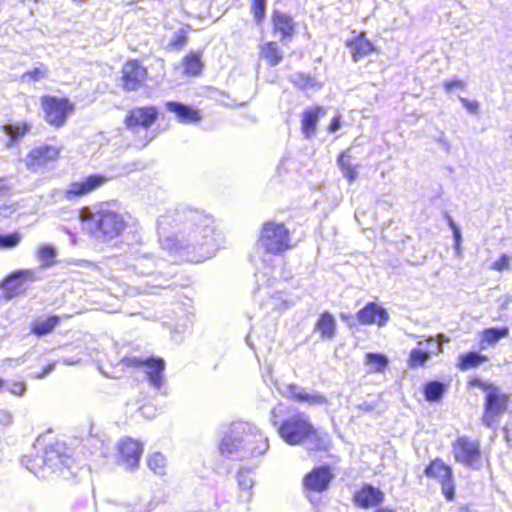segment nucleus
<instances>
[{"instance_id": "f3484780", "label": "nucleus", "mask_w": 512, "mask_h": 512, "mask_svg": "<svg viewBox=\"0 0 512 512\" xmlns=\"http://www.w3.org/2000/svg\"><path fill=\"white\" fill-rule=\"evenodd\" d=\"M257 283H259V275L256 274ZM257 294L260 298H266L261 302V306L266 313L280 312L288 307V301L281 291H271L269 286L258 284Z\"/></svg>"}, {"instance_id": "4be33fe9", "label": "nucleus", "mask_w": 512, "mask_h": 512, "mask_svg": "<svg viewBox=\"0 0 512 512\" xmlns=\"http://www.w3.org/2000/svg\"><path fill=\"white\" fill-rule=\"evenodd\" d=\"M165 107L169 112L174 113L181 123H192L201 119L197 110L183 103L168 101Z\"/></svg>"}, {"instance_id": "9b49d317", "label": "nucleus", "mask_w": 512, "mask_h": 512, "mask_svg": "<svg viewBox=\"0 0 512 512\" xmlns=\"http://www.w3.org/2000/svg\"><path fill=\"white\" fill-rule=\"evenodd\" d=\"M452 453L456 462L472 469L480 467V443L467 436L458 437L452 444Z\"/></svg>"}, {"instance_id": "473e14b6", "label": "nucleus", "mask_w": 512, "mask_h": 512, "mask_svg": "<svg viewBox=\"0 0 512 512\" xmlns=\"http://www.w3.org/2000/svg\"><path fill=\"white\" fill-rule=\"evenodd\" d=\"M459 368L461 370H468L482 364L487 360L486 356H483L477 352H468L459 357Z\"/></svg>"}, {"instance_id": "864d4df0", "label": "nucleus", "mask_w": 512, "mask_h": 512, "mask_svg": "<svg viewBox=\"0 0 512 512\" xmlns=\"http://www.w3.org/2000/svg\"><path fill=\"white\" fill-rule=\"evenodd\" d=\"M12 421L10 412L6 409L0 408V424L8 425Z\"/></svg>"}, {"instance_id": "bf43d9fd", "label": "nucleus", "mask_w": 512, "mask_h": 512, "mask_svg": "<svg viewBox=\"0 0 512 512\" xmlns=\"http://www.w3.org/2000/svg\"><path fill=\"white\" fill-rule=\"evenodd\" d=\"M143 416L152 417L154 415V408L151 406H144L140 409Z\"/></svg>"}, {"instance_id": "5701e85b", "label": "nucleus", "mask_w": 512, "mask_h": 512, "mask_svg": "<svg viewBox=\"0 0 512 512\" xmlns=\"http://www.w3.org/2000/svg\"><path fill=\"white\" fill-rule=\"evenodd\" d=\"M323 112L321 107L306 109L302 114L301 130L305 138L310 139L316 133L319 116Z\"/></svg>"}, {"instance_id": "ea45409f", "label": "nucleus", "mask_w": 512, "mask_h": 512, "mask_svg": "<svg viewBox=\"0 0 512 512\" xmlns=\"http://www.w3.org/2000/svg\"><path fill=\"white\" fill-rule=\"evenodd\" d=\"M48 69L45 65H40L31 71H28L22 75L23 82H37L47 78Z\"/></svg>"}, {"instance_id": "c756f323", "label": "nucleus", "mask_w": 512, "mask_h": 512, "mask_svg": "<svg viewBox=\"0 0 512 512\" xmlns=\"http://www.w3.org/2000/svg\"><path fill=\"white\" fill-rule=\"evenodd\" d=\"M261 55L270 66L278 65L283 59V54L275 42L264 44L261 49Z\"/></svg>"}, {"instance_id": "a19ab883", "label": "nucleus", "mask_w": 512, "mask_h": 512, "mask_svg": "<svg viewBox=\"0 0 512 512\" xmlns=\"http://www.w3.org/2000/svg\"><path fill=\"white\" fill-rule=\"evenodd\" d=\"M237 482L239 488L243 492H249L254 485V481L251 477V471L248 469L241 468L237 473Z\"/></svg>"}, {"instance_id": "0eeeda50", "label": "nucleus", "mask_w": 512, "mask_h": 512, "mask_svg": "<svg viewBox=\"0 0 512 512\" xmlns=\"http://www.w3.org/2000/svg\"><path fill=\"white\" fill-rule=\"evenodd\" d=\"M72 459L65 453V448L60 443L51 444L46 447L44 454L32 460L27 468L38 477H46V470L56 472L63 467L69 468Z\"/></svg>"}, {"instance_id": "7ed1b4c3", "label": "nucleus", "mask_w": 512, "mask_h": 512, "mask_svg": "<svg viewBox=\"0 0 512 512\" xmlns=\"http://www.w3.org/2000/svg\"><path fill=\"white\" fill-rule=\"evenodd\" d=\"M80 218L85 229L101 242H110L119 237L127 226L123 214L109 203L82 208Z\"/></svg>"}, {"instance_id": "a878e982", "label": "nucleus", "mask_w": 512, "mask_h": 512, "mask_svg": "<svg viewBox=\"0 0 512 512\" xmlns=\"http://www.w3.org/2000/svg\"><path fill=\"white\" fill-rule=\"evenodd\" d=\"M31 129V126L24 121L7 123L3 126V132L9 137L8 146L24 137Z\"/></svg>"}, {"instance_id": "2eb2a0df", "label": "nucleus", "mask_w": 512, "mask_h": 512, "mask_svg": "<svg viewBox=\"0 0 512 512\" xmlns=\"http://www.w3.org/2000/svg\"><path fill=\"white\" fill-rule=\"evenodd\" d=\"M333 479L334 475L329 466L316 467L303 478L304 490L308 493H322L329 488Z\"/></svg>"}, {"instance_id": "a211bd4d", "label": "nucleus", "mask_w": 512, "mask_h": 512, "mask_svg": "<svg viewBox=\"0 0 512 512\" xmlns=\"http://www.w3.org/2000/svg\"><path fill=\"white\" fill-rule=\"evenodd\" d=\"M147 76L146 68L137 60L128 61L122 68L123 87L128 91L140 88Z\"/></svg>"}, {"instance_id": "cd10ccee", "label": "nucleus", "mask_w": 512, "mask_h": 512, "mask_svg": "<svg viewBox=\"0 0 512 512\" xmlns=\"http://www.w3.org/2000/svg\"><path fill=\"white\" fill-rule=\"evenodd\" d=\"M348 46L351 49L352 56L355 61L369 55L373 51L372 43L363 36L356 37L348 43Z\"/></svg>"}, {"instance_id": "bb28decb", "label": "nucleus", "mask_w": 512, "mask_h": 512, "mask_svg": "<svg viewBox=\"0 0 512 512\" xmlns=\"http://www.w3.org/2000/svg\"><path fill=\"white\" fill-rule=\"evenodd\" d=\"M316 329L321 333L323 339H332L335 335L336 321L332 314L324 312L320 315Z\"/></svg>"}, {"instance_id": "2f4dec72", "label": "nucleus", "mask_w": 512, "mask_h": 512, "mask_svg": "<svg viewBox=\"0 0 512 512\" xmlns=\"http://www.w3.org/2000/svg\"><path fill=\"white\" fill-rule=\"evenodd\" d=\"M509 334L508 327L488 328L483 331V337L481 340V346L484 348V344L488 345L496 344L500 339L507 337Z\"/></svg>"}, {"instance_id": "39448f33", "label": "nucleus", "mask_w": 512, "mask_h": 512, "mask_svg": "<svg viewBox=\"0 0 512 512\" xmlns=\"http://www.w3.org/2000/svg\"><path fill=\"white\" fill-rule=\"evenodd\" d=\"M472 385L481 388L485 392L484 414L482 423L492 429L499 425V418L506 412L510 396L492 383L475 379Z\"/></svg>"}, {"instance_id": "412c9836", "label": "nucleus", "mask_w": 512, "mask_h": 512, "mask_svg": "<svg viewBox=\"0 0 512 512\" xmlns=\"http://www.w3.org/2000/svg\"><path fill=\"white\" fill-rule=\"evenodd\" d=\"M384 500V493L370 484H365L354 495V503L363 509L376 507Z\"/></svg>"}, {"instance_id": "9d476101", "label": "nucleus", "mask_w": 512, "mask_h": 512, "mask_svg": "<svg viewBox=\"0 0 512 512\" xmlns=\"http://www.w3.org/2000/svg\"><path fill=\"white\" fill-rule=\"evenodd\" d=\"M116 464L127 472H135L144 451V445L131 437H122L116 445Z\"/></svg>"}, {"instance_id": "6e6d98bb", "label": "nucleus", "mask_w": 512, "mask_h": 512, "mask_svg": "<svg viewBox=\"0 0 512 512\" xmlns=\"http://www.w3.org/2000/svg\"><path fill=\"white\" fill-rule=\"evenodd\" d=\"M55 367V363H49L48 365H46L43 370L40 372V373H37L34 375L35 378H42L44 376H46L47 374H49L51 371H53Z\"/></svg>"}, {"instance_id": "aec40b11", "label": "nucleus", "mask_w": 512, "mask_h": 512, "mask_svg": "<svg viewBox=\"0 0 512 512\" xmlns=\"http://www.w3.org/2000/svg\"><path fill=\"white\" fill-rule=\"evenodd\" d=\"M33 280V271L18 270L3 280V282L1 283V288L3 289L5 296L7 298H13L14 296L20 294L23 291V285L26 281Z\"/></svg>"}, {"instance_id": "b1692460", "label": "nucleus", "mask_w": 512, "mask_h": 512, "mask_svg": "<svg viewBox=\"0 0 512 512\" xmlns=\"http://www.w3.org/2000/svg\"><path fill=\"white\" fill-rule=\"evenodd\" d=\"M273 24L276 32L281 34V41L290 38L294 34L295 24L289 15L280 11H274Z\"/></svg>"}, {"instance_id": "f8f14e48", "label": "nucleus", "mask_w": 512, "mask_h": 512, "mask_svg": "<svg viewBox=\"0 0 512 512\" xmlns=\"http://www.w3.org/2000/svg\"><path fill=\"white\" fill-rule=\"evenodd\" d=\"M61 152V147L55 145H39L30 150L25 158L26 166L33 172L46 168L50 163L55 162Z\"/></svg>"}, {"instance_id": "09e8293b", "label": "nucleus", "mask_w": 512, "mask_h": 512, "mask_svg": "<svg viewBox=\"0 0 512 512\" xmlns=\"http://www.w3.org/2000/svg\"><path fill=\"white\" fill-rule=\"evenodd\" d=\"M510 262L511 258L506 254H502L498 260L492 263L490 269L502 272L509 268Z\"/></svg>"}, {"instance_id": "c9c22d12", "label": "nucleus", "mask_w": 512, "mask_h": 512, "mask_svg": "<svg viewBox=\"0 0 512 512\" xmlns=\"http://www.w3.org/2000/svg\"><path fill=\"white\" fill-rule=\"evenodd\" d=\"M445 391V386L439 381H431L426 384L424 389L425 398L427 401L436 402L441 399Z\"/></svg>"}, {"instance_id": "338daca9", "label": "nucleus", "mask_w": 512, "mask_h": 512, "mask_svg": "<svg viewBox=\"0 0 512 512\" xmlns=\"http://www.w3.org/2000/svg\"><path fill=\"white\" fill-rule=\"evenodd\" d=\"M432 342H434L438 348V350H441V347H440V343L439 341H434L433 339H431Z\"/></svg>"}, {"instance_id": "de8ad7c7", "label": "nucleus", "mask_w": 512, "mask_h": 512, "mask_svg": "<svg viewBox=\"0 0 512 512\" xmlns=\"http://www.w3.org/2000/svg\"><path fill=\"white\" fill-rule=\"evenodd\" d=\"M187 42V35L184 29L175 32L170 40L169 46L175 49H181Z\"/></svg>"}, {"instance_id": "ddd939ff", "label": "nucleus", "mask_w": 512, "mask_h": 512, "mask_svg": "<svg viewBox=\"0 0 512 512\" xmlns=\"http://www.w3.org/2000/svg\"><path fill=\"white\" fill-rule=\"evenodd\" d=\"M277 389L283 397L294 402L307 403L311 406H322L327 403V398L321 393L309 391L297 384H282Z\"/></svg>"}, {"instance_id": "37998d69", "label": "nucleus", "mask_w": 512, "mask_h": 512, "mask_svg": "<svg viewBox=\"0 0 512 512\" xmlns=\"http://www.w3.org/2000/svg\"><path fill=\"white\" fill-rule=\"evenodd\" d=\"M20 239L18 233L0 234V248H13L19 244Z\"/></svg>"}, {"instance_id": "680f3d73", "label": "nucleus", "mask_w": 512, "mask_h": 512, "mask_svg": "<svg viewBox=\"0 0 512 512\" xmlns=\"http://www.w3.org/2000/svg\"><path fill=\"white\" fill-rule=\"evenodd\" d=\"M6 362L9 363V365H18V364H21V363H24L25 362V355L19 357V358H16V359H12V358H9L6 360Z\"/></svg>"}, {"instance_id": "4468645a", "label": "nucleus", "mask_w": 512, "mask_h": 512, "mask_svg": "<svg viewBox=\"0 0 512 512\" xmlns=\"http://www.w3.org/2000/svg\"><path fill=\"white\" fill-rule=\"evenodd\" d=\"M109 179L100 174L89 175L85 178L71 182L65 192L64 197L68 201L86 196L98 188L102 187Z\"/></svg>"}, {"instance_id": "20e7f679", "label": "nucleus", "mask_w": 512, "mask_h": 512, "mask_svg": "<svg viewBox=\"0 0 512 512\" xmlns=\"http://www.w3.org/2000/svg\"><path fill=\"white\" fill-rule=\"evenodd\" d=\"M279 436L289 445L307 444L309 450H326L330 444L329 434L315 428L307 414L297 412L278 426Z\"/></svg>"}, {"instance_id": "6ab92c4d", "label": "nucleus", "mask_w": 512, "mask_h": 512, "mask_svg": "<svg viewBox=\"0 0 512 512\" xmlns=\"http://www.w3.org/2000/svg\"><path fill=\"white\" fill-rule=\"evenodd\" d=\"M357 320L362 325L376 324L384 326L389 321V314L386 309L375 302H369L357 312Z\"/></svg>"}, {"instance_id": "4c0bfd02", "label": "nucleus", "mask_w": 512, "mask_h": 512, "mask_svg": "<svg viewBox=\"0 0 512 512\" xmlns=\"http://www.w3.org/2000/svg\"><path fill=\"white\" fill-rule=\"evenodd\" d=\"M365 358V364L370 365L375 372H382L388 365L387 357L379 353H367Z\"/></svg>"}, {"instance_id": "3c124183", "label": "nucleus", "mask_w": 512, "mask_h": 512, "mask_svg": "<svg viewBox=\"0 0 512 512\" xmlns=\"http://www.w3.org/2000/svg\"><path fill=\"white\" fill-rule=\"evenodd\" d=\"M25 389V384L22 382H15L8 387V390L14 395H22Z\"/></svg>"}, {"instance_id": "5fc2aeb1", "label": "nucleus", "mask_w": 512, "mask_h": 512, "mask_svg": "<svg viewBox=\"0 0 512 512\" xmlns=\"http://www.w3.org/2000/svg\"><path fill=\"white\" fill-rule=\"evenodd\" d=\"M153 509L152 503L135 504L131 512H150Z\"/></svg>"}, {"instance_id": "774afa93", "label": "nucleus", "mask_w": 512, "mask_h": 512, "mask_svg": "<svg viewBox=\"0 0 512 512\" xmlns=\"http://www.w3.org/2000/svg\"><path fill=\"white\" fill-rule=\"evenodd\" d=\"M439 142L444 144V145L447 144L443 136L440 137Z\"/></svg>"}, {"instance_id": "69168bd1", "label": "nucleus", "mask_w": 512, "mask_h": 512, "mask_svg": "<svg viewBox=\"0 0 512 512\" xmlns=\"http://www.w3.org/2000/svg\"><path fill=\"white\" fill-rule=\"evenodd\" d=\"M375 512H393V511L389 510V509L380 508V509H377Z\"/></svg>"}, {"instance_id": "72a5a7b5", "label": "nucleus", "mask_w": 512, "mask_h": 512, "mask_svg": "<svg viewBox=\"0 0 512 512\" xmlns=\"http://www.w3.org/2000/svg\"><path fill=\"white\" fill-rule=\"evenodd\" d=\"M155 267L154 258L150 254H141L135 259L134 269L138 274H150Z\"/></svg>"}, {"instance_id": "49530a36", "label": "nucleus", "mask_w": 512, "mask_h": 512, "mask_svg": "<svg viewBox=\"0 0 512 512\" xmlns=\"http://www.w3.org/2000/svg\"><path fill=\"white\" fill-rule=\"evenodd\" d=\"M266 0H253L252 12L257 23H260L265 17Z\"/></svg>"}, {"instance_id": "0e129e2a", "label": "nucleus", "mask_w": 512, "mask_h": 512, "mask_svg": "<svg viewBox=\"0 0 512 512\" xmlns=\"http://www.w3.org/2000/svg\"><path fill=\"white\" fill-rule=\"evenodd\" d=\"M62 362L67 365H73L79 362V359H70V358H63Z\"/></svg>"}, {"instance_id": "7c9ffc66", "label": "nucleus", "mask_w": 512, "mask_h": 512, "mask_svg": "<svg viewBox=\"0 0 512 512\" xmlns=\"http://www.w3.org/2000/svg\"><path fill=\"white\" fill-rule=\"evenodd\" d=\"M338 165L343 176L350 182H354L358 177V165L351 163V157L347 153H342L338 158Z\"/></svg>"}, {"instance_id": "13d9d810", "label": "nucleus", "mask_w": 512, "mask_h": 512, "mask_svg": "<svg viewBox=\"0 0 512 512\" xmlns=\"http://www.w3.org/2000/svg\"><path fill=\"white\" fill-rule=\"evenodd\" d=\"M452 232H453V237H454V241H455V248L459 249V246H460V243L462 240L460 228H457V229L454 228V231H452Z\"/></svg>"}, {"instance_id": "1a4fd4ad", "label": "nucleus", "mask_w": 512, "mask_h": 512, "mask_svg": "<svg viewBox=\"0 0 512 512\" xmlns=\"http://www.w3.org/2000/svg\"><path fill=\"white\" fill-rule=\"evenodd\" d=\"M41 107L46 122L55 128L63 127L67 118L75 109L74 104L69 99L55 96H43L41 98Z\"/></svg>"}, {"instance_id": "c85d7f7f", "label": "nucleus", "mask_w": 512, "mask_h": 512, "mask_svg": "<svg viewBox=\"0 0 512 512\" xmlns=\"http://www.w3.org/2000/svg\"><path fill=\"white\" fill-rule=\"evenodd\" d=\"M147 466L155 475L164 476L167 473V459L160 452L147 456Z\"/></svg>"}, {"instance_id": "79ce46f5", "label": "nucleus", "mask_w": 512, "mask_h": 512, "mask_svg": "<svg viewBox=\"0 0 512 512\" xmlns=\"http://www.w3.org/2000/svg\"><path fill=\"white\" fill-rule=\"evenodd\" d=\"M37 255L44 265H49L56 256V250L52 246L42 245L39 247Z\"/></svg>"}, {"instance_id": "58836bf2", "label": "nucleus", "mask_w": 512, "mask_h": 512, "mask_svg": "<svg viewBox=\"0 0 512 512\" xmlns=\"http://www.w3.org/2000/svg\"><path fill=\"white\" fill-rule=\"evenodd\" d=\"M290 80L301 89L314 88L318 85L315 78L305 73H295L291 75Z\"/></svg>"}, {"instance_id": "e433bc0d", "label": "nucleus", "mask_w": 512, "mask_h": 512, "mask_svg": "<svg viewBox=\"0 0 512 512\" xmlns=\"http://www.w3.org/2000/svg\"><path fill=\"white\" fill-rule=\"evenodd\" d=\"M202 62L198 54H190L184 58V70L187 75L196 76L202 70Z\"/></svg>"}, {"instance_id": "e2e57ef3", "label": "nucleus", "mask_w": 512, "mask_h": 512, "mask_svg": "<svg viewBox=\"0 0 512 512\" xmlns=\"http://www.w3.org/2000/svg\"><path fill=\"white\" fill-rule=\"evenodd\" d=\"M446 218H447L449 227L452 229V231H454V228L455 229L459 228L458 225L454 222V220L452 219L451 216L447 215Z\"/></svg>"}, {"instance_id": "393cba45", "label": "nucleus", "mask_w": 512, "mask_h": 512, "mask_svg": "<svg viewBox=\"0 0 512 512\" xmlns=\"http://www.w3.org/2000/svg\"><path fill=\"white\" fill-rule=\"evenodd\" d=\"M424 474L428 478L437 479L439 482L453 475L450 466L446 465L442 459L436 458L425 468Z\"/></svg>"}, {"instance_id": "6e6552de", "label": "nucleus", "mask_w": 512, "mask_h": 512, "mask_svg": "<svg viewBox=\"0 0 512 512\" xmlns=\"http://www.w3.org/2000/svg\"><path fill=\"white\" fill-rule=\"evenodd\" d=\"M121 362L124 366L142 370L153 388L160 390L164 385L165 361L162 358L133 355L124 357Z\"/></svg>"}, {"instance_id": "c03bdc74", "label": "nucleus", "mask_w": 512, "mask_h": 512, "mask_svg": "<svg viewBox=\"0 0 512 512\" xmlns=\"http://www.w3.org/2000/svg\"><path fill=\"white\" fill-rule=\"evenodd\" d=\"M442 493L447 500H453L455 496V484L453 475L440 481Z\"/></svg>"}, {"instance_id": "4d7b16f0", "label": "nucleus", "mask_w": 512, "mask_h": 512, "mask_svg": "<svg viewBox=\"0 0 512 512\" xmlns=\"http://www.w3.org/2000/svg\"><path fill=\"white\" fill-rule=\"evenodd\" d=\"M341 127V119L340 116H336L331 120L329 125L330 132H336Z\"/></svg>"}, {"instance_id": "f257e3e1", "label": "nucleus", "mask_w": 512, "mask_h": 512, "mask_svg": "<svg viewBox=\"0 0 512 512\" xmlns=\"http://www.w3.org/2000/svg\"><path fill=\"white\" fill-rule=\"evenodd\" d=\"M157 228L161 246L170 252H195L196 261L214 255V221L201 211L184 206L168 209L158 217Z\"/></svg>"}, {"instance_id": "a18cd8bd", "label": "nucleus", "mask_w": 512, "mask_h": 512, "mask_svg": "<svg viewBox=\"0 0 512 512\" xmlns=\"http://www.w3.org/2000/svg\"><path fill=\"white\" fill-rule=\"evenodd\" d=\"M429 358V352L420 349H412L410 352L409 362L411 366L423 365Z\"/></svg>"}, {"instance_id": "603ef678", "label": "nucleus", "mask_w": 512, "mask_h": 512, "mask_svg": "<svg viewBox=\"0 0 512 512\" xmlns=\"http://www.w3.org/2000/svg\"><path fill=\"white\" fill-rule=\"evenodd\" d=\"M463 106L471 113H477L478 111V108H479V104L478 102L476 101H469L467 100L466 98H461L460 99Z\"/></svg>"}, {"instance_id": "dca6fc26", "label": "nucleus", "mask_w": 512, "mask_h": 512, "mask_svg": "<svg viewBox=\"0 0 512 512\" xmlns=\"http://www.w3.org/2000/svg\"><path fill=\"white\" fill-rule=\"evenodd\" d=\"M158 118V110L154 106L136 107L131 109L125 117L128 129L135 131L137 128L148 129Z\"/></svg>"}, {"instance_id": "8fccbe9b", "label": "nucleus", "mask_w": 512, "mask_h": 512, "mask_svg": "<svg viewBox=\"0 0 512 512\" xmlns=\"http://www.w3.org/2000/svg\"><path fill=\"white\" fill-rule=\"evenodd\" d=\"M465 83L461 80H449L444 82L446 92H451L453 89H463Z\"/></svg>"}, {"instance_id": "052dcab7", "label": "nucleus", "mask_w": 512, "mask_h": 512, "mask_svg": "<svg viewBox=\"0 0 512 512\" xmlns=\"http://www.w3.org/2000/svg\"><path fill=\"white\" fill-rule=\"evenodd\" d=\"M278 411H280L278 407L273 408L271 411L270 422L272 423L273 426H277V424H278V422H277Z\"/></svg>"}, {"instance_id": "f03ea898", "label": "nucleus", "mask_w": 512, "mask_h": 512, "mask_svg": "<svg viewBox=\"0 0 512 512\" xmlns=\"http://www.w3.org/2000/svg\"><path fill=\"white\" fill-rule=\"evenodd\" d=\"M269 449L268 438L255 425L235 422L224 432L219 451L222 456L237 461L262 457Z\"/></svg>"}, {"instance_id": "f704fd0d", "label": "nucleus", "mask_w": 512, "mask_h": 512, "mask_svg": "<svg viewBox=\"0 0 512 512\" xmlns=\"http://www.w3.org/2000/svg\"><path fill=\"white\" fill-rule=\"evenodd\" d=\"M59 323V317L50 316L43 321H38L34 323L32 327V332L35 335L43 336L50 333Z\"/></svg>"}, {"instance_id": "423d86ee", "label": "nucleus", "mask_w": 512, "mask_h": 512, "mask_svg": "<svg viewBox=\"0 0 512 512\" xmlns=\"http://www.w3.org/2000/svg\"><path fill=\"white\" fill-rule=\"evenodd\" d=\"M258 244L265 252L272 255H281L292 247L288 228L283 223L274 221L263 224Z\"/></svg>"}]
</instances>
